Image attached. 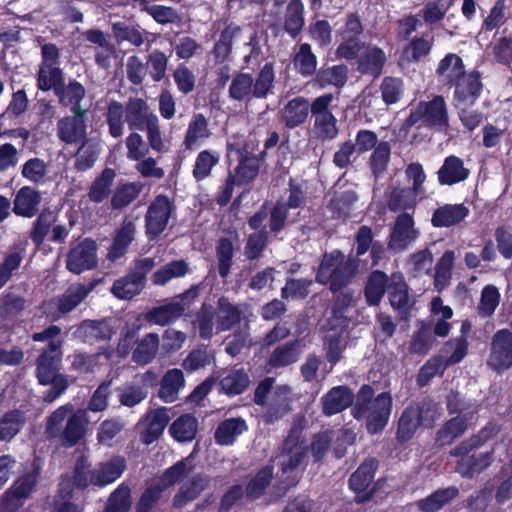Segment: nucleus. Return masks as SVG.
Here are the masks:
<instances>
[{
    "mask_svg": "<svg viewBox=\"0 0 512 512\" xmlns=\"http://www.w3.org/2000/svg\"><path fill=\"white\" fill-rule=\"evenodd\" d=\"M375 391L370 384H363L355 395L351 414L360 421L366 419L365 428L370 435L381 433L387 426L393 398L390 392H381L374 397Z\"/></svg>",
    "mask_w": 512,
    "mask_h": 512,
    "instance_id": "obj_1",
    "label": "nucleus"
},
{
    "mask_svg": "<svg viewBox=\"0 0 512 512\" xmlns=\"http://www.w3.org/2000/svg\"><path fill=\"white\" fill-rule=\"evenodd\" d=\"M360 259L350 253L346 256L341 250L334 249L323 253L315 273V281L327 286L331 293L340 292L352 283L358 274Z\"/></svg>",
    "mask_w": 512,
    "mask_h": 512,
    "instance_id": "obj_2",
    "label": "nucleus"
},
{
    "mask_svg": "<svg viewBox=\"0 0 512 512\" xmlns=\"http://www.w3.org/2000/svg\"><path fill=\"white\" fill-rule=\"evenodd\" d=\"M105 116L109 134L113 138H120L123 135V117L132 131H144L158 119L147 101L139 97H130L125 106L117 100H111Z\"/></svg>",
    "mask_w": 512,
    "mask_h": 512,
    "instance_id": "obj_3",
    "label": "nucleus"
},
{
    "mask_svg": "<svg viewBox=\"0 0 512 512\" xmlns=\"http://www.w3.org/2000/svg\"><path fill=\"white\" fill-rule=\"evenodd\" d=\"M61 341H49L35 362V376L42 386L50 385L43 394L46 403H52L69 387L66 375L60 373L62 361Z\"/></svg>",
    "mask_w": 512,
    "mask_h": 512,
    "instance_id": "obj_4",
    "label": "nucleus"
},
{
    "mask_svg": "<svg viewBox=\"0 0 512 512\" xmlns=\"http://www.w3.org/2000/svg\"><path fill=\"white\" fill-rule=\"evenodd\" d=\"M274 82V63L266 62L255 79L251 73L237 72L231 80L228 95L232 100L246 103L252 99H265L272 93Z\"/></svg>",
    "mask_w": 512,
    "mask_h": 512,
    "instance_id": "obj_5",
    "label": "nucleus"
},
{
    "mask_svg": "<svg viewBox=\"0 0 512 512\" xmlns=\"http://www.w3.org/2000/svg\"><path fill=\"white\" fill-rule=\"evenodd\" d=\"M308 445L300 431L291 429L282 443L280 454V481L285 488L297 486L302 472L299 467L304 464L308 453ZM305 469V466L302 470Z\"/></svg>",
    "mask_w": 512,
    "mask_h": 512,
    "instance_id": "obj_6",
    "label": "nucleus"
},
{
    "mask_svg": "<svg viewBox=\"0 0 512 512\" xmlns=\"http://www.w3.org/2000/svg\"><path fill=\"white\" fill-rule=\"evenodd\" d=\"M60 49L54 43L41 46V62L36 73V87L42 92L52 90L54 94L60 90L65 74L60 67Z\"/></svg>",
    "mask_w": 512,
    "mask_h": 512,
    "instance_id": "obj_7",
    "label": "nucleus"
},
{
    "mask_svg": "<svg viewBox=\"0 0 512 512\" xmlns=\"http://www.w3.org/2000/svg\"><path fill=\"white\" fill-rule=\"evenodd\" d=\"M333 101L332 93H324L311 102L312 133L321 142L332 141L339 133L337 118L332 111Z\"/></svg>",
    "mask_w": 512,
    "mask_h": 512,
    "instance_id": "obj_8",
    "label": "nucleus"
},
{
    "mask_svg": "<svg viewBox=\"0 0 512 512\" xmlns=\"http://www.w3.org/2000/svg\"><path fill=\"white\" fill-rule=\"evenodd\" d=\"M378 467V460L368 457L350 475L348 487L354 493L355 503L369 502L380 489L379 481H374Z\"/></svg>",
    "mask_w": 512,
    "mask_h": 512,
    "instance_id": "obj_9",
    "label": "nucleus"
},
{
    "mask_svg": "<svg viewBox=\"0 0 512 512\" xmlns=\"http://www.w3.org/2000/svg\"><path fill=\"white\" fill-rule=\"evenodd\" d=\"M176 213L174 200L159 194L150 202L144 216L145 235L149 241L157 240L166 230L169 221Z\"/></svg>",
    "mask_w": 512,
    "mask_h": 512,
    "instance_id": "obj_10",
    "label": "nucleus"
},
{
    "mask_svg": "<svg viewBox=\"0 0 512 512\" xmlns=\"http://www.w3.org/2000/svg\"><path fill=\"white\" fill-rule=\"evenodd\" d=\"M487 365L498 373L512 367V331L510 329L502 328L493 334Z\"/></svg>",
    "mask_w": 512,
    "mask_h": 512,
    "instance_id": "obj_11",
    "label": "nucleus"
},
{
    "mask_svg": "<svg viewBox=\"0 0 512 512\" xmlns=\"http://www.w3.org/2000/svg\"><path fill=\"white\" fill-rule=\"evenodd\" d=\"M97 263V243L89 237L71 248L66 258V268L77 275L96 268Z\"/></svg>",
    "mask_w": 512,
    "mask_h": 512,
    "instance_id": "obj_12",
    "label": "nucleus"
},
{
    "mask_svg": "<svg viewBox=\"0 0 512 512\" xmlns=\"http://www.w3.org/2000/svg\"><path fill=\"white\" fill-rule=\"evenodd\" d=\"M453 86L454 107L473 106L481 96L483 90L481 73L475 69L465 73Z\"/></svg>",
    "mask_w": 512,
    "mask_h": 512,
    "instance_id": "obj_13",
    "label": "nucleus"
},
{
    "mask_svg": "<svg viewBox=\"0 0 512 512\" xmlns=\"http://www.w3.org/2000/svg\"><path fill=\"white\" fill-rule=\"evenodd\" d=\"M414 224L412 215L405 212L399 214L389 236V249L395 252L406 250L420 235Z\"/></svg>",
    "mask_w": 512,
    "mask_h": 512,
    "instance_id": "obj_14",
    "label": "nucleus"
},
{
    "mask_svg": "<svg viewBox=\"0 0 512 512\" xmlns=\"http://www.w3.org/2000/svg\"><path fill=\"white\" fill-rule=\"evenodd\" d=\"M227 150H235L237 154L238 165L233 175L237 186H245L252 183L257 178L260 171L259 157L248 151L246 146L228 144Z\"/></svg>",
    "mask_w": 512,
    "mask_h": 512,
    "instance_id": "obj_15",
    "label": "nucleus"
},
{
    "mask_svg": "<svg viewBox=\"0 0 512 512\" xmlns=\"http://www.w3.org/2000/svg\"><path fill=\"white\" fill-rule=\"evenodd\" d=\"M423 123L430 129L446 132L449 128L447 104L442 95H436L429 101H420Z\"/></svg>",
    "mask_w": 512,
    "mask_h": 512,
    "instance_id": "obj_16",
    "label": "nucleus"
},
{
    "mask_svg": "<svg viewBox=\"0 0 512 512\" xmlns=\"http://www.w3.org/2000/svg\"><path fill=\"white\" fill-rule=\"evenodd\" d=\"M71 112L72 116L63 117L57 122L58 138L66 144L86 140V111Z\"/></svg>",
    "mask_w": 512,
    "mask_h": 512,
    "instance_id": "obj_17",
    "label": "nucleus"
},
{
    "mask_svg": "<svg viewBox=\"0 0 512 512\" xmlns=\"http://www.w3.org/2000/svg\"><path fill=\"white\" fill-rule=\"evenodd\" d=\"M127 464L123 456L114 455L105 462H100L90 472L91 485L105 487L121 477Z\"/></svg>",
    "mask_w": 512,
    "mask_h": 512,
    "instance_id": "obj_18",
    "label": "nucleus"
},
{
    "mask_svg": "<svg viewBox=\"0 0 512 512\" xmlns=\"http://www.w3.org/2000/svg\"><path fill=\"white\" fill-rule=\"evenodd\" d=\"M211 483V478L205 473H195L186 480L172 499L174 508L181 509L196 500Z\"/></svg>",
    "mask_w": 512,
    "mask_h": 512,
    "instance_id": "obj_19",
    "label": "nucleus"
},
{
    "mask_svg": "<svg viewBox=\"0 0 512 512\" xmlns=\"http://www.w3.org/2000/svg\"><path fill=\"white\" fill-rule=\"evenodd\" d=\"M354 398L348 386H334L321 397L322 413L329 417L341 413L353 405Z\"/></svg>",
    "mask_w": 512,
    "mask_h": 512,
    "instance_id": "obj_20",
    "label": "nucleus"
},
{
    "mask_svg": "<svg viewBox=\"0 0 512 512\" xmlns=\"http://www.w3.org/2000/svg\"><path fill=\"white\" fill-rule=\"evenodd\" d=\"M423 422V407L410 404L404 408L398 420L396 439L400 443L410 441Z\"/></svg>",
    "mask_w": 512,
    "mask_h": 512,
    "instance_id": "obj_21",
    "label": "nucleus"
},
{
    "mask_svg": "<svg viewBox=\"0 0 512 512\" xmlns=\"http://www.w3.org/2000/svg\"><path fill=\"white\" fill-rule=\"evenodd\" d=\"M311 113V103L303 96H297L289 100L281 110V121L289 129L302 126Z\"/></svg>",
    "mask_w": 512,
    "mask_h": 512,
    "instance_id": "obj_22",
    "label": "nucleus"
},
{
    "mask_svg": "<svg viewBox=\"0 0 512 512\" xmlns=\"http://www.w3.org/2000/svg\"><path fill=\"white\" fill-rule=\"evenodd\" d=\"M388 299L391 307L400 315L410 313L413 303L410 301L409 286L401 273H394L388 286Z\"/></svg>",
    "mask_w": 512,
    "mask_h": 512,
    "instance_id": "obj_23",
    "label": "nucleus"
},
{
    "mask_svg": "<svg viewBox=\"0 0 512 512\" xmlns=\"http://www.w3.org/2000/svg\"><path fill=\"white\" fill-rule=\"evenodd\" d=\"M41 201L39 191L31 186H23L15 194L12 211L17 216L32 218L38 214Z\"/></svg>",
    "mask_w": 512,
    "mask_h": 512,
    "instance_id": "obj_24",
    "label": "nucleus"
},
{
    "mask_svg": "<svg viewBox=\"0 0 512 512\" xmlns=\"http://www.w3.org/2000/svg\"><path fill=\"white\" fill-rule=\"evenodd\" d=\"M212 135L208 119L202 113L193 114L185 132L183 145L185 150L194 151Z\"/></svg>",
    "mask_w": 512,
    "mask_h": 512,
    "instance_id": "obj_25",
    "label": "nucleus"
},
{
    "mask_svg": "<svg viewBox=\"0 0 512 512\" xmlns=\"http://www.w3.org/2000/svg\"><path fill=\"white\" fill-rule=\"evenodd\" d=\"M168 412V408L160 407L152 409L146 413L145 420L147 423L141 434V440L143 443L149 445L161 437L170 421Z\"/></svg>",
    "mask_w": 512,
    "mask_h": 512,
    "instance_id": "obj_26",
    "label": "nucleus"
},
{
    "mask_svg": "<svg viewBox=\"0 0 512 512\" xmlns=\"http://www.w3.org/2000/svg\"><path fill=\"white\" fill-rule=\"evenodd\" d=\"M469 174L470 171L464 166L463 160L456 155L447 156L437 171L439 184L448 186L465 181Z\"/></svg>",
    "mask_w": 512,
    "mask_h": 512,
    "instance_id": "obj_27",
    "label": "nucleus"
},
{
    "mask_svg": "<svg viewBox=\"0 0 512 512\" xmlns=\"http://www.w3.org/2000/svg\"><path fill=\"white\" fill-rule=\"evenodd\" d=\"M469 215L464 204H445L436 208L432 214L431 224L435 228H448L461 223Z\"/></svg>",
    "mask_w": 512,
    "mask_h": 512,
    "instance_id": "obj_28",
    "label": "nucleus"
},
{
    "mask_svg": "<svg viewBox=\"0 0 512 512\" xmlns=\"http://www.w3.org/2000/svg\"><path fill=\"white\" fill-rule=\"evenodd\" d=\"M348 80V67L345 64L333 66L323 65L314 75V84L324 89L328 86H334L341 90Z\"/></svg>",
    "mask_w": 512,
    "mask_h": 512,
    "instance_id": "obj_29",
    "label": "nucleus"
},
{
    "mask_svg": "<svg viewBox=\"0 0 512 512\" xmlns=\"http://www.w3.org/2000/svg\"><path fill=\"white\" fill-rule=\"evenodd\" d=\"M494 449L480 454H472L456 461V471L466 479H472L475 475L486 470L493 462Z\"/></svg>",
    "mask_w": 512,
    "mask_h": 512,
    "instance_id": "obj_30",
    "label": "nucleus"
},
{
    "mask_svg": "<svg viewBox=\"0 0 512 512\" xmlns=\"http://www.w3.org/2000/svg\"><path fill=\"white\" fill-rule=\"evenodd\" d=\"M248 430L246 421L241 417L227 418L221 421L215 429L214 439L218 445H233L238 436Z\"/></svg>",
    "mask_w": 512,
    "mask_h": 512,
    "instance_id": "obj_31",
    "label": "nucleus"
},
{
    "mask_svg": "<svg viewBox=\"0 0 512 512\" xmlns=\"http://www.w3.org/2000/svg\"><path fill=\"white\" fill-rule=\"evenodd\" d=\"M95 284L78 283L70 285L65 292L56 298V307L61 314H67L75 309L94 289Z\"/></svg>",
    "mask_w": 512,
    "mask_h": 512,
    "instance_id": "obj_32",
    "label": "nucleus"
},
{
    "mask_svg": "<svg viewBox=\"0 0 512 512\" xmlns=\"http://www.w3.org/2000/svg\"><path fill=\"white\" fill-rule=\"evenodd\" d=\"M86 424L85 413L81 410L69 416L61 433V445L65 448L77 445L86 434Z\"/></svg>",
    "mask_w": 512,
    "mask_h": 512,
    "instance_id": "obj_33",
    "label": "nucleus"
},
{
    "mask_svg": "<svg viewBox=\"0 0 512 512\" xmlns=\"http://www.w3.org/2000/svg\"><path fill=\"white\" fill-rule=\"evenodd\" d=\"M185 312V304L177 301L153 307L147 311L145 318L149 323L165 326L177 321Z\"/></svg>",
    "mask_w": 512,
    "mask_h": 512,
    "instance_id": "obj_34",
    "label": "nucleus"
},
{
    "mask_svg": "<svg viewBox=\"0 0 512 512\" xmlns=\"http://www.w3.org/2000/svg\"><path fill=\"white\" fill-rule=\"evenodd\" d=\"M301 354V340L295 339L277 346L270 354L267 363L272 368H282L294 364Z\"/></svg>",
    "mask_w": 512,
    "mask_h": 512,
    "instance_id": "obj_35",
    "label": "nucleus"
},
{
    "mask_svg": "<svg viewBox=\"0 0 512 512\" xmlns=\"http://www.w3.org/2000/svg\"><path fill=\"white\" fill-rule=\"evenodd\" d=\"M389 279L381 270H374L367 278L364 287V297L368 306H378L386 291H388Z\"/></svg>",
    "mask_w": 512,
    "mask_h": 512,
    "instance_id": "obj_36",
    "label": "nucleus"
},
{
    "mask_svg": "<svg viewBox=\"0 0 512 512\" xmlns=\"http://www.w3.org/2000/svg\"><path fill=\"white\" fill-rule=\"evenodd\" d=\"M304 12L302 0H289L284 13L283 29L292 39H296L304 28Z\"/></svg>",
    "mask_w": 512,
    "mask_h": 512,
    "instance_id": "obj_37",
    "label": "nucleus"
},
{
    "mask_svg": "<svg viewBox=\"0 0 512 512\" xmlns=\"http://www.w3.org/2000/svg\"><path fill=\"white\" fill-rule=\"evenodd\" d=\"M463 59L455 53H448L442 58L436 68V75L448 85H453L464 74Z\"/></svg>",
    "mask_w": 512,
    "mask_h": 512,
    "instance_id": "obj_38",
    "label": "nucleus"
},
{
    "mask_svg": "<svg viewBox=\"0 0 512 512\" xmlns=\"http://www.w3.org/2000/svg\"><path fill=\"white\" fill-rule=\"evenodd\" d=\"M386 61L385 52L381 48L373 46L360 56L358 70L364 75L377 78L382 74Z\"/></svg>",
    "mask_w": 512,
    "mask_h": 512,
    "instance_id": "obj_39",
    "label": "nucleus"
},
{
    "mask_svg": "<svg viewBox=\"0 0 512 512\" xmlns=\"http://www.w3.org/2000/svg\"><path fill=\"white\" fill-rule=\"evenodd\" d=\"M217 329L218 331H229L240 324L242 311L238 306L232 304L228 297L221 296L217 301Z\"/></svg>",
    "mask_w": 512,
    "mask_h": 512,
    "instance_id": "obj_40",
    "label": "nucleus"
},
{
    "mask_svg": "<svg viewBox=\"0 0 512 512\" xmlns=\"http://www.w3.org/2000/svg\"><path fill=\"white\" fill-rule=\"evenodd\" d=\"M111 30L117 44L128 42L135 47L143 45L145 35L148 33L139 24H130L125 21L113 23Z\"/></svg>",
    "mask_w": 512,
    "mask_h": 512,
    "instance_id": "obj_41",
    "label": "nucleus"
},
{
    "mask_svg": "<svg viewBox=\"0 0 512 512\" xmlns=\"http://www.w3.org/2000/svg\"><path fill=\"white\" fill-rule=\"evenodd\" d=\"M57 221V214L49 208H44L37 214L29 231V238L36 247H40L46 240L52 226Z\"/></svg>",
    "mask_w": 512,
    "mask_h": 512,
    "instance_id": "obj_42",
    "label": "nucleus"
},
{
    "mask_svg": "<svg viewBox=\"0 0 512 512\" xmlns=\"http://www.w3.org/2000/svg\"><path fill=\"white\" fill-rule=\"evenodd\" d=\"M274 477V469L271 465L260 468L245 486L244 494L250 501L261 498L270 486Z\"/></svg>",
    "mask_w": 512,
    "mask_h": 512,
    "instance_id": "obj_43",
    "label": "nucleus"
},
{
    "mask_svg": "<svg viewBox=\"0 0 512 512\" xmlns=\"http://www.w3.org/2000/svg\"><path fill=\"white\" fill-rule=\"evenodd\" d=\"M86 94L85 87L77 80L71 79L68 84L63 82L59 91H56L55 96L63 106H71V111H86L81 107V102Z\"/></svg>",
    "mask_w": 512,
    "mask_h": 512,
    "instance_id": "obj_44",
    "label": "nucleus"
},
{
    "mask_svg": "<svg viewBox=\"0 0 512 512\" xmlns=\"http://www.w3.org/2000/svg\"><path fill=\"white\" fill-rule=\"evenodd\" d=\"M116 172L114 169L106 167L93 180L89 187L88 198L93 203H102L111 194Z\"/></svg>",
    "mask_w": 512,
    "mask_h": 512,
    "instance_id": "obj_45",
    "label": "nucleus"
},
{
    "mask_svg": "<svg viewBox=\"0 0 512 512\" xmlns=\"http://www.w3.org/2000/svg\"><path fill=\"white\" fill-rule=\"evenodd\" d=\"M144 185L140 181L125 182L120 184L110 199L112 210H123L133 203L140 195Z\"/></svg>",
    "mask_w": 512,
    "mask_h": 512,
    "instance_id": "obj_46",
    "label": "nucleus"
},
{
    "mask_svg": "<svg viewBox=\"0 0 512 512\" xmlns=\"http://www.w3.org/2000/svg\"><path fill=\"white\" fill-rule=\"evenodd\" d=\"M198 431V419L190 413L180 415L169 427L170 435L178 442H191Z\"/></svg>",
    "mask_w": 512,
    "mask_h": 512,
    "instance_id": "obj_47",
    "label": "nucleus"
},
{
    "mask_svg": "<svg viewBox=\"0 0 512 512\" xmlns=\"http://www.w3.org/2000/svg\"><path fill=\"white\" fill-rule=\"evenodd\" d=\"M458 494L459 490L455 486L438 489L427 497L420 499L417 502V507L422 512H437L456 498Z\"/></svg>",
    "mask_w": 512,
    "mask_h": 512,
    "instance_id": "obj_48",
    "label": "nucleus"
},
{
    "mask_svg": "<svg viewBox=\"0 0 512 512\" xmlns=\"http://www.w3.org/2000/svg\"><path fill=\"white\" fill-rule=\"evenodd\" d=\"M249 375L244 369H231L219 379L220 392L227 396L242 394L249 386Z\"/></svg>",
    "mask_w": 512,
    "mask_h": 512,
    "instance_id": "obj_49",
    "label": "nucleus"
},
{
    "mask_svg": "<svg viewBox=\"0 0 512 512\" xmlns=\"http://www.w3.org/2000/svg\"><path fill=\"white\" fill-rule=\"evenodd\" d=\"M468 429V423L465 416H455L446 421L436 432L435 440L441 445H450L453 441L461 437Z\"/></svg>",
    "mask_w": 512,
    "mask_h": 512,
    "instance_id": "obj_50",
    "label": "nucleus"
},
{
    "mask_svg": "<svg viewBox=\"0 0 512 512\" xmlns=\"http://www.w3.org/2000/svg\"><path fill=\"white\" fill-rule=\"evenodd\" d=\"M434 37L430 32L413 37L403 49L404 57L411 62H420L431 53Z\"/></svg>",
    "mask_w": 512,
    "mask_h": 512,
    "instance_id": "obj_51",
    "label": "nucleus"
},
{
    "mask_svg": "<svg viewBox=\"0 0 512 512\" xmlns=\"http://www.w3.org/2000/svg\"><path fill=\"white\" fill-rule=\"evenodd\" d=\"M357 199L358 196L353 190H345L332 197L328 204V209L332 214V218L343 221L350 218L353 204Z\"/></svg>",
    "mask_w": 512,
    "mask_h": 512,
    "instance_id": "obj_52",
    "label": "nucleus"
},
{
    "mask_svg": "<svg viewBox=\"0 0 512 512\" xmlns=\"http://www.w3.org/2000/svg\"><path fill=\"white\" fill-rule=\"evenodd\" d=\"M220 156L216 151L205 149L198 153L192 169L196 182H202L211 176L212 170L219 164Z\"/></svg>",
    "mask_w": 512,
    "mask_h": 512,
    "instance_id": "obj_53",
    "label": "nucleus"
},
{
    "mask_svg": "<svg viewBox=\"0 0 512 512\" xmlns=\"http://www.w3.org/2000/svg\"><path fill=\"white\" fill-rule=\"evenodd\" d=\"M25 424V414L19 409L5 412L0 417V441H11Z\"/></svg>",
    "mask_w": 512,
    "mask_h": 512,
    "instance_id": "obj_54",
    "label": "nucleus"
},
{
    "mask_svg": "<svg viewBox=\"0 0 512 512\" xmlns=\"http://www.w3.org/2000/svg\"><path fill=\"white\" fill-rule=\"evenodd\" d=\"M293 64L298 73L308 78L314 76L317 72V57L313 53L309 43H302L294 55Z\"/></svg>",
    "mask_w": 512,
    "mask_h": 512,
    "instance_id": "obj_55",
    "label": "nucleus"
},
{
    "mask_svg": "<svg viewBox=\"0 0 512 512\" xmlns=\"http://www.w3.org/2000/svg\"><path fill=\"white\" fill-rule=\"evenodd\" d=\"M184 375L180 369L168 370L162 378L159 397L165 402H173L177 398L178 391L184 386Z\"/></svg>",
    "mask_w": 512,
    "mask_h": 512,
    "instance_id": "obj_56",
    "label": "nucleus"
},
{
    "mask_svg": "<svg viewBox=\"0 0 512 512\" xmlns=\"http://www.w3.org/2000/svg\"><path fill=\"white\" fill-rule=\"evenodd\" d=\"M136 228L132 222L125 223L117 230L113 242L109 248L108 257L116 260L122 257L134 240Z\"/></svg>",
    "mask_w": 512,
    "mask_h": 512,
    "instance_id": "obj_57",
    "label": "nucleus"
},
{
    "mask_svg": "<svg viewBox=\"0 0 512 512\" xmlns=\"http://www.w3.org/2000/svg\"><path fill=\"white\" fill-rule=\"evenodd\" d=\"M215 361L214 350L208 345H199L192 349L183 360L182 367L187 372H194L210 365Z\"/></svg>",
    "mask_w": 512,
    "mask_h": 512,
    "instance_id": "obj_58",
    "label": "nucleus"
},
{
    "mask_svg": "<svg viewBox=\"0 0 512 512\" xmlns=\"http://www.w3.org/2000/svg\"><path fill=\"white\" fill-rule=\"evenodd\" d=\"M391 159V145L387 141H380L372 151L368 166L375 178L381 177L388 169Z\"/></svg>",
    "mask_w": 512,
    "mask_h": 512,
    "instance_id": "obj_59",
    "label": "nucleus"
},
{
    "mask_svg": "<svg viewBox=\"0 0 512 512\" xmlns=\"http://www.w3.org/2000/svg\"><path fill=\"white\" fill-rule=\"evenodd\" d=\"M159 347V337L155 333H148L138 343L133 351L132 359L139 365H146L155 358Z\"/></svg>",
    "mask_w": 512,
    "mask_h": 512,
    "instance_id": "obj_60",
    "label": "nucleus"
},
{
    "mask_svg": "<svg viewBox=\"0 0 512 512\" xmlns=\"http://www.w3.org/2000/svg\"><path fill=\"white\" fill-rule=\"evenodd\" d=\"M418 193L409 187L394 188L388 197L387 205L391 212L414 209Z\"/></svg>",
    "mask_w": 512,
    "mask_h": 512,
    "instance_id": "obj_61",
    "label": "nucleus"
},
{
    "mask_svg": "<svg viewBox=\"0 0 512 512\" xmlns=\"http://www.w3.org/2000/svg\"><path fill=\"white\" fill-rule=\"evenodd\" d=\"M454 259V251L446 250L435 265L433 274L434 287L439 292L449 284L452 276Z\"/></svg>",
    "mask_w": 512,
    "mask_h": 512,
    "instance_id": "obj_62",
    "label": "nucleus"
},
{
    "mask_svg": "<svg viewBox=\"0 0 512 512\" xmlns=\"http://www.w3.org/2000/svg\"><path fill=\"white\" fill-rule=\"evenodd\" d=\"M79 329L86 337L97 342L109 341L115 333L110 321L106 319L85 320L81 323Z\"/></svg>",
    "mask_w": 512,
    "mask_h": 512,
    "instance_id": "obj_63",
    "label": "nucleus"
},
{
    "mask_svg": "<svg viewBox=\"0 0 512 512\" xmlns=\"http://www.w3.org/2000/svg\"><path fill=\"white\" fill-rule=\"evenodd\" d=\"M131 505V488L122 483L110 494L103 512H129Z\"/></svg>",
    "mask_w": 512,
    "mask_h": 512,
    "instance_id": "obj_64",
    "label": "nucleus"
}]
</instances>
